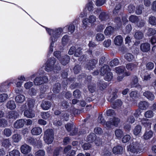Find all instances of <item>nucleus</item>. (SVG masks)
Here are the masks:
<instances>
[{
    "instance_id": "obj_11",
    "label": "nucleus",
    "mask_w": 156,
    "mask_h": 156,
    "mask_svg": "<svg viewBox=\"0 0 156 156\" xmlns=\"http://www.w3.org/2000/svg\"><path fill=\"white\" fill-rule=\"evenodd\" d=\"M140 49L144 52H147L150 50V45L148 43H145L141 44Z\"/></svg>"
},
{
    "instance_id": "obj_35",
    "label": "nucleus",
    "mask_w": 156,
    "mask_h": 156,
    "mask_svg": "<svg viewBox=\"0 0 156 156\" xmlns=\"http://www.w3.org/2000/svg\"><path fill=\"white\" fill-rule=\"evenodd\" d=\"M149 23L153 26L156 25V17L154 16L150 17L148 19Z\"/></svg>"
},
{
    "instance_id": "obj_6",
    "label": "nucleus",
    "mask_w": 156,
    "mask_h": 156,
    "mask_svg": "<svg viewBox=\"0 0 156 156\" xmlns=\"http://www.w3.org/2000/svg\"><path fill=\"white\" fill-rule=\"evenodd\" d=\"M53 132L52 129H47L44 132V140L45 142L48 144H51L53 140Z\"/></svg>"
},
{
    "instance_id": "obj_41",
    "label": "nucleus",
    "mask_w": 156,
    "mask_h": 156,
    "mask_svg": "<svg viewBox=\"0 0 156 156\" xmlns=\"http://www.w3.org/2000/svg\"><path fill=\"white\" fill-rule=\"evenodd\" d=\"M134 37L137 39H141L144 37L143 33L140 31L137 32L135 34Z\"/></svg>"
},
{
    "instance_id": "obj_49",
    "label": "nucleus",
    "mask_w": 156,
    "mask_h": 156,
    "mask_svg": "<svg viewBox=\"0 0 156 156\" xmlns=\"http://www.w3.org/2000/svg\"><path fill=\"white\" fill-rule=\"evenodd\" d=\"M122 104V101L120 100H116L115 103H114L113 108H116L120 107Z\"/></svg>"
},
{
    "instance_id": "obj_13",
    "label": "nucleus",
    "mask_w": 156,
    "mask_h": 156,
    "mask_svg": "<svg viewBox=\"0 0 156 156\" xmlns=\"http://www.w3.org/2000/svg\"><path fill=\"white\" fill-rule=\"evenodd\" d=\"M25 122L24 119H20L17 120L14 124V127L16 129H19L23 127Z\"/></svg>"
},
{
    "instance_id": "obj_45",
    "label": "nucleus",
    "mask_w": 156,
    "mask_h": 156,
    "mask_svg": "<svg viewBox=\"0 0 156 156\" xmlns=\"http://www.w3.org/2000/svg\"><path fill=\"white\" fill-rule=\"evenodd\" d=\"M10 156H20V153L17 150H14L9 153Z\"/></svg>"
},
{
    "instance_id": "obj_46",
    "label": "nucleus",
    "mask_w": 156,
    "mask_h": 156,
    "mask_svg": "<svg viewBox=\"0 0 156 156\" xmlns=\"http://www.w3.org/2000/svg\"><path fill=\"white\" fill-rule=\"evenodd\" d=\"M144 116L146 118H151L154 116V113L152 111H147L144 113Z\"/></svg>"
},
{
    "instance_id": "obj_25",
    "label": "nucleus",
    "mask_w": 156,
    "mask_h": 156,
    "mask_svg": "<svg viewBox=\"0 0 156 156\" xmlns=\"http://www.w3.org/2000/svg\"><path fill=\"white\" fill-rule=\"evenodd\" d=\"M61 59L59 60L61 62L62 64L63 65H65L67 64L69 61V57L68 55H65L62 56Z\"/></svg>"
},
{
    "instance_id": "obj_22",
    "label": "nucleus",
    "mask_w": 156,
    "mask_h": 156,
    "mask_svg": "<svg viewBox=\"0 0 156 156\" xmlns=\"http://www.w3.org/2000/svg\"><path fill=\"white\" fill-rule=\"evenodd\" d=\"M27 141L30 144L34 146H37V143H40V141H37L36 139H34L33 137L31 136L28 137L26 139Z\"/></svg>"
},
{
    "instance_id": "obj_31",
    "label": "nucleus",
    "mask_w": 156,
    "mask_h": 156,
    "mask_svg": "<svg viewBox=\"0 0 156 156\" xmlns=\"http://www.w3.org/2000/svg\"><path fill=\"white\" fill-rule=\"evenodd\" d=\"M12 139L13 142L18 143L21 140V136L18 134H15L12 135Z\"/></svg>"
},
{
    "instance_id": "obj_51",
    "label": "nucleus",
    "mask_w": 156,
    "mask_h": 156,
    "mask_svg": "<svg viewBox=\"0 0 156 156\" xmlns=\"http://www.w3.org/2000/svg\"><path fill=\"white\" fill-rule=\"evenodd\" d=\"M4 134L6 136L9 137L11 135L12 132L10 129L6 128L4 130Z\"/></svg>"
},
{
    "instance_id": "obj_17",
    "label": "nucleus",
    "mask_w": 156,
    "mask_h": 156,
    "mask_svg": "<svg viewBox=\"0 0 156 156\" xmlns=\"http://www.w3.org/2000/svg\"><path fill=\"white\" fill-rule=\"evenodd\" d=\"M6 107L10 110H13L15 109L16 105L14 101L13 100H9L6 104Z\"/></svg>"
},
{
    "instance_id": "obj_23",
    "label": "nucleus",
    "mask_w": 156,
    "mask_h": 156,
    "mask_svg": "<svg viewBox=\"0 0 156 156\" xmlns=\"http://www.w3.org/2000/svg\"><path fill=\"white\" fill-rule=\"evenodd\" d=\"M153 136V132L151 130H147L143 135L144 139L147 140L151 138Z\"/></svg>"
},
{
    "instance_id": "obj_30",
    "label": "nucleus",
    "mask_w": 156,
    "mask_h": 156,
    "mask_svg": "<svg viewBox=\"0 0 156 156\" xmlns=\"http://www.w3.org/2000/svg\"><path fill=\"white\" fill-rule=\"evenodd\" d=\"M131 86L132 87H141L140 86L138 83V79L137 76H135L133 78L131 83Z\"/></svg>"
},
{
    "instance_id": "obj_16",
    "label": "nucleus",
    "mask_w": 156,
    "mask_h": 156,
    "mask_svg": "<svg viewBox=\"0 0 156 156\" xmlns=\"http://www.w3.org/2000/svg\"><path fill=\"white\" fill-rule=\"evenodd\" d=\"M42 129L38 127H34L31 130V133L33 135H40L42 132Z\"/></svg>"
},
{
    "instance_id": "obj_54",
    "label": "nucleus",
    "mask_w": 156,
    "mask_h": 156,
    "mask_svg": "<svg viewBox=\"0 0 156 156\" xmlns=\"http://www.w3.org/2000/svg\"><path fill=\"white\" fill-rule=\"evenodd\" d=\"M121 5L120 4L117 5L113 10V12L114 14L118 13L120 10Z\"/></svg>"
},
{
    "instance_id": "obj_43",
    "label": "nucleus",
    "mask_w": 156,
    "mask_h": 156,
    "mask_svg": "<svg viewBox=\"0 0 156 156\" xmlns=\"http://www.w3.org/2000/svg\"><path fill=\"white\" fill-rule=\"evenodd\" d=\"M115 72L117 73H121L123 72L125 69V68L123 66H120L115 68Z\"/></svg>"
},
{
    "instance_id": "obj_20",
    "label": "nucleus",
    "mask_w": 156,
    "mask_h": 156,
    "mask_svg": "<svg viewBox=\"0 0 156 156\" xmlns=\"http://www.w3.org/2000/svg\"><path fill=\"white\" fill-rule=\"evenodd\" d=\"M16 80H12V82H10L9 83H5L0 86V92H5L6 91V89L9 87V86L11 84L13 83V82L15 83Z\"/></svg>"
},
{
    "instance_id": "obj_33",
    "label": "nucleus",
    "mask_w": 156,
    "mask_h": 156,
    "mask_svg": "<svg viewBox=\"0 0 156 156\" xmlns=\"http://www.w3.org/2000/svg\"><path fill=\"white\" fill-rule=\"evenodd\" d=\"M142 129V127L140 125H137L133 129V134L136 136L140 133Z\"/></svg>"
},
{
    "instance_id": "obj_15",
    "label": "nucleus",
    "mask_w": 156,
    "mask_h": 156,
    "mask_svg": "<svg viewBox=\"0 0 156 156\" xmlns=\"http://www.w3.org/2000/svg\"><path fill=\"white\" fill-rule=\"evenodd\" d=\"M97 60L95 59L90 61L88 64L87 65L86 68L89 70L92 69L94 68L96 64L97 63Z\"/></svg>"
},
{
    "instance_id": "obj_52",
    "label": "nucleus",
    "mask_w": 156,
    "mask_h": 156,
    "mask_svg": "<svg viewBox=\"0 0 156 156\" xmlns=\"http://www.w3.org/2000/svg\"><path fill=\"white\" fill-rule=\"evenodd\" d=\"M96 39L98 41H102L104 39V35L101 33L98 34L96 36Z\"/></svg>"
},
{
    "instance_id": "obj_32",
    "label": "nucleus",
    "mask_w": 156,
    "mask_h": 156,
    "mask_svg": "<svg viewBox=\"0 0 156 156\" xmlns=\"http://www.w3.org/2000/svg\"><path fill=\"white\" fill-rule=\"evenodd\" d=\"M138 105L139 108L142 110H145L148 106V103L145 101H141Z\"/></svg>"
},
{
    "instance_id": "obj_38",
    "label": "nucleus",
    "mask_w": 156,
    "mask_h": 156,
    "mask_svg": "<svg viewBox=\"0 0 156 156\" xmlns=\"http://www.w3.org/2000/svg\"><path fill=\"white\" fill-rule=\"evenodd\" d=\"M60 89V85L59 83H58L54 85L53 89V91L55 93H58Z\"/></svg>"
},
{
    "instance_id": "obj_56",
    "label": "nucleus",
    "mask_w": 156,
    "mask_h": 156,
    "mask_svg": "<svg viewBox=\"0 0 156 156\" xmlns=\"http://www.w3.org/2000/svg\"><path fill=\"white\" fill-rule=\"evenodd\" d=\"M130 96L133 99H135L137 98V92L136 91H133L130 94Z\"/></svg>"
},
{
    "instance_id": "obj_2",
    "label": "nucleus",
    "mask_w": 156,
    "mask_h": 156,
    "mask_svg": "<svg viewBox=\"0 0 156 156\" xmlns=\"http://www.w3.org/2000/svg\"><path fill=\"white\" fill-rule=\"evenodd\" d=\"M98 121L104 126H105L108 129L111 128L113 126L117 127L120 122V120L117 118L113 117L109 119V120L106 122L101 115H99Z\"/></svg>"
},
{
    "instance_id": "obj_24",
    "label": "nucleus",
    "mask_w": 156,
    "mask_h": 156,
    "mask_svg": "<svg viewBox=\"0 0 156 156\" xmlns=\"http://www.w3.org/2000/svg\"><path fill=\"white\" fill-rule=\"evenodd\" d=\"M99 18L102 21H106L108 20L109 16L106 12H102L100 14Z\"/></svg>"
},
{
    "instance_id": "obj_61",
    "label": "nucleus",
    "mask_w": 156,
    "mask_h": 156,
    "mask_svg": "<svg viewBox=\"0 0 156 156\" xmlns=\"http://www.w3.org/2000/svg\"><path fill=\"white\" fill-rule=\"evenodd\" d=\"M146 68L147 69L151 70L154 67V63L152 62H149L146 64Z\"/></svg>"
},
{
    "instance_id": "obj_8",
    "label": "nucleus",
    "mask_w": 156,
    "mask_h": 156,
    "mask_svg": "<svg viewBox=\"0 0 156 156\" xmlns=\"http://www.w3.org/2000/svg\"><path fill=\"white\" fill-rule=\"evenodd\" d=\"M96 135L94 133H91L87 137V140L89 142V143L92 142L94 141L95 144L97 146H98L101 144V140H99L98 141V139H95Z\"/></svg>"
},
{
    "instance_id": "obj_60",
    "label": "nucleus",
    "mask_w": 156,
    "mask_h": 156,
    "mask_svg": "<svg viewBox=\"0 0 156 156\" xmlns=\"http://www.w3.org/2000/svg\"><path fill=\"white\" fill-rule=\"evenodd\" d=\"M35 101L34 100L31 99L28 101V105L29 108H31L34 107Z\"/></svg>"
},
{
    "instance_id": "obj_1",
    "label": "nucleus",
    "mask_w": 156,
    "mask_h": 156,
    "mask_svg": "<svg viewBox=\"0 0 156 156\" xmlns=\"http://www.w3.org/2000/svg\"><path fill=\"white\" fill-rule=\"evenodd\" d=\"M45 28L47 33L50 36L49 39L50 45L49 52L51 53L53 51V47L55 42L62 35L63 29L60 27L56 28L54 29H51L46 27Z\"/></svg>"
},
{
    "instance_id": "obj_37",
    "label": "nucleus",
    "mask_w": 156,
    "mask_h": 156,
    "mask_svg": "<svg viewBox=\"0 0 156 156\" xmlns=\"http://www.w3.org/2000/svg\"><path fill=\"white\" fill-rule=\"evenodd\" d=\"M126 67L128 70L132 71L136 69V65L132 63H129L127 64Z\"/></svg>"
},
{
    "instance_id": "obj_28",
    "label": "nucleus",
    "mask_w": 156,
    "mask_h": 156,
    "mask_svg": "<svg viewBox=\"0 0 156 156\" xmlns=\"http://www.w3.org/2000/svg\"><path fill=\"white\" fill-rule=\"evenodd\" d=\"M25 97L22 94H19L15 98V101L18 103L23 102L25 100Z\"/></svg>"
},
{
    "instance_id": "obj_19",
    "label": "nucleus",
    "mask_w": 156,
    "mask_h": 156,
    "mask_svg": "<svg viewBox=\"0 0 156 156\" xmlns=\"http://www.w3.org/2000/svg\"><path fill=\"white\" fill-rule=\"evenodd\" d=\"M114 42L116 45H121L123 42V38L121 35H118L115 37Z\"/></svg>"
},
{
    "instance_id": "obj_14",
    "label": "nucleus",
    "mask_w": 156,
    "mask_h": 156,
    "mask_svg": "<svg viewBox=\"0 0 156 156\" xmlns=\"http://www.w3.org/2000/svg\"><path fill=\"white\" fill-rule=\"evenodd\" d=\"M24 115L25 116L29 118H32L35 115L34 111L30 109L26 110L24 112Z\"/></svg>"
},
{
    "instance_id": "obj_3",
    "label": "nucleus",
    "mask_w": 156,
    "mask_h": 156,
    "mask_svg": "<svg viewBox=\"0 0 156 156\" xmlns=\"http://www.w3.org/2000/svg\"><path fill=\"white\" fill-rule=\"evenodd\" d=\"M55 62V59L53 57L50 58L47 61L45 66H43L44 69L47 72H49L53 70H59L60 69V66H56V67L53 66L54 65Z\"/></svg>"
},
{
    "instance_id": "obj_10",
    "label": "nucleus",
    "mask_w": 156,
    "mask_h": 156,
    "mask_svg": "<svg viewBox=\"0 0 156 156\" xmlns=\"http://www.w3.org/2000/svg\"><path fill=\"white\" fill-rule=\"evenodd\" d=\"M141 124L146 128H151L153 120L152 119L143 118L141 119Z\"/></svg>"
},
{
    "instance_id": "obj_44",
    "label": "nucleus",
    "mask_w": 156,
    "mask_h": 156,
    "mask_svg": "<svg viewBox=\"0 0 156 156\" xmlns=\"http://www.w3.org/2000/svg\"><path fill=\"white\" fill-rule=\"evenodd\" d=\"M129 20L131 22L134 23L138 22L139 19L137 16L132 15L129 17Z\"/></svg>"
},
{
    "instance_id": "obj_63",
    "label": "nucleus",
    "mask_w": 156,
    "mask_h": 156,
    "mask_svg": "<svg viewBox=\"0 0 156 156\" xmlns=\"http://www.w3.org/2000/svg\"><path fill=\"white\" fill-rule=\"evenodd\" d=\"M7 125V121L3 119H0V127H4Z\"/></svg>"
},
{
    "instance_id": "obj_4",
    "label": "nucleus",
    "mask_w": 156,
    "mask_h": 156,
    "mask_svg": "<svg viewBox=\"0 0 156 156\" xmlns=\"http://www.w3.org/2000/svg\"><path fill=\"white\" fill-rule=\"evenodd\" d=\"M110 71L108 66L107 65H104L100 69L101 73L104 76L105 79L107 81L111 80L113 77L112 73Z\"/></svg>"
},
{
    "instance_id": "obj_5",
    "label": "nucleus",
    "mask_w": 156,
    "mask_h": 156,
    "mask_svg": "<svg viewBox=\"0 0 156 156\" xmlns=\"http://www.w3.org/2000/svg\"><path fill=\"white\" fill-rule=\"evenodd\" d=\"M127 150L130 153L136 154L141 151V145L138 142L133 143L127 147Z\"/></svg>"
},
{
    "instance_id": "obj_53",
    "label": "nucleus",
    "mask_w": 156,
    "mask_h": 156,
    "mask_svg": "<svg viewBox=\"0 0 156 156\" xmlns=\"http://www.w3.org/2000/svg\"><path fill=\"white\" fill-rule=\"evenodd\" d=\"M106 113L108 116H113L115 115V112L114 110L112 109H109L106 111Z\"/></svg>"
},
{
    "instance_id": "obj_21",
    "label": "nucleus",
    "mask_w": 156,
    "mask_h": 156,
    "mask_svg": "<svg viewBox=\"0 0 156 156\" xmlns=\"http://www.w3.org/2000/svg\"><path fill=\"white\" fill-rule=\"evenodd\" d=\"M18 116L19 114L16 111H12L9 112L7 117L9 119H16Z\"/></svg>"
},
{
    "instance_id": "obj_42",
    "label": "nucleus",
    "mask_w": 156,
    "mask_h": 156,
    "mask_svg": "<svg viewBox=\"0 0 156 156\" xmlns=\"http://www.w3.org/2000/svg\"><path fill=\"white\" fill-rule=\"evenodd\" d=\"M156 34V30L153 28H150L148 29L147 33V34L148 36H151Z\"/></svg>"
},
{
    "instance_id": "obj_36",
    "label": "nucleus",
    "mask_w": 156,
    "mask_h": 156,
    "mask_svg": "<svg viewBox=\"0 0 156 156\" xmlns=\"http://www.w3.org/2000/svg\"><path fill=\"white\" fill-rule=\"evenodd\" d=\"M11 145V144L8 139L4 140L2 142V146L5 148H8Z\"/></svg>"
},
{
    "instance_id": "obj_59",
    "label": "nucleus",
    "mask_w": 156,
    "mask_h": 156,
    "mask_svg": "<svg viewBox=\"0 0 156 156\" xmlns=\"http://www.w3.org/2000/svg\"><path fill=\"white\" fill-rule=\"evenodd\" d=\"M45 154L44 151L42 150H39L35 153V156H44Z\"/></svg>"
},
{
    "instance_id": "obj_55",
    "label": "nucleus",
    "mask_w": 156,
    "mask_h": 156,
    "mask_svg": "<svg viewBox=\"0 0 156 156\" xmlns=\"http://www.w3.org/2000/svg\"><path fill=\"white\" fill-rule=\"evenodd\" d=\"M33 85L32 82H29L26 83L24 84V87L26 89H28L31 87Z\"/></svg>"
},
{
    "instance_id": "obj_26",
    "label": "nucleus",
    "mask_w": 156,
    "mask_h": 156,
    "mask_svg": "<svg viewBox=\"0 0 156 156\" xmlns=\"http://www.w3.org/2000/svg\"><path fill=\"white\" fill-rule=\"evenodd\" d=\"M114 31V28L111 26H109L107 27L104 31V33L105 35L109 36L111 35Z\"/></svg>"
},
{
    "instance_id": "obj_48",
    "label": "nucleus",
    "mask_w": 156,
    "mask_h": 156,
    "mask_svg": "<svg viewBox=\"0 0 156 156\" xmlns=\"http://www.w3.org/2000/svg\"><path fill=\"white\" fill-rule=\"evenodd\" d=\"M119 62L118 59L115 58L111 61L110 63V65L111 66L113 67L116 66L119 64Z\"/></svg>"
},
{
    "instance_id": "obj_50",
    "label": "nucleus",
    "mask_w": 156,
    "mask_h": 156,
    "mask_svg": "<svg viewBox=\"0 0 156 156\" xmlns=\"http://www.w3.org/2000/svg\"><path fill=\"white\" fill-rule=\"evenodd\" d=\"M62 43L63 45H66L69 41V37L67 35H64L62 39Z\"/></svg>"
},
{
    "instance_id": "obj_18",
    "label": "nucleus",
    "mask_w": 156,
    "mask_h": 156,
    "mask_svg": "<svg viewBox=\"0 0 156 156\" xmlns=\"http://www.w3.org/2000/svg\"><path fill=\"white\" fill-rule=\"evenodd\" d=\"M51 106V103L47 101H43L41 104L42 108L44 110H48Z\"/></svg>"
},
{
    "instance_id": "obj_47",
    "label": "nucleus",
    "mask_w": 156,
    "mask_h": 156,
    "mask_svg": "<svg viewBox=\"0 0 156 156\" xmlns=\"http://www.w3.org/2000/svg\"><path fill=\"white\" fill-rule=\"evenodd\" d=\"M125 58L129 61H131L134 58L133 56L130 53H127L125 56Z\"/></svg>"
},
{
    "instance_id": "obj_34",
    "label": "nucleus",
    "mask_w": 156,
    "mask_h": 156,
    "mask_svg": "<svg viewBox=\"0 0 156 156\" xmlns=\"http://www.w3.org/2000/svg\"><path fill=\"white\" fill-rule=\"evenodd\" d=\"M115 136L117 138H121L123 135V132L120 129H117L115 131Z\"/></svg>"
},
{
    "instance_id": "obj_57",
    "label": "nucleus",
    "mask_w": 156,
    "mask_h": 156,
    "mask_svg": "<svg viewBox=\"0 0 156 156\" xmlns=\"http://www.w3.org/2000/svg\"><path fill=\"white\" fill-rule=\"evenodd\" d=\"M41 115L42 118L46 119L50 117V115L48 112H43L41 113Z\"/></svg>"
},
{
    "instance_id": "obj_7",
    "label": "nucleus",
    "mask_w": 156,
    "mask_h": 156,
    "mask_svg": "<svg viewBox=\"0 0 156 156\" xmlns=\"http://www.w3.org/2000/svg\"><path fill=\"white\" fill-rule=\"evenodd\" d=\"M97 18L96 16L93 15L90 16L88 18H86L83 20V28H86L88 25V23L90 24L94 23L96 21Z\"/></svg>"
},
{
    "instance_id": "obj_12",
    "label": "nucleus",
    "mask_w": 156,
    "mask_h": 156,
    "mask_svg": "<svg viewBox=\"0 0 156 156\" xmlns=\"http://www.w3.org/2000/svg\"><path fill=\"white\" fill-rule=\"evenodd\" d=\"M21 152L24 154H27L31 151V148L28 145L24 144L22 145L20 148Z\"/></svg>"
},
{
    "instance_id": "obj_29",
    "label": "nucleus",
    "mask_w": 156,
    "mask_h": 156,
    "mask_svg": "<svg viewBox=\"0 0 156 156\" xmlns=\"http://www.w3.org/2000/svg\"><path fill=\"white\" fill-rule=\"evenodd\" d=\"M123 150V147L120 146L115 147L113 149V152L115 154H118L121 153Z\"/></svg>"
},
{
    "instance_id": "obj_40",
    "label": "nucleus",
    "mask_w": 156,
    "mask_h": 156,
    "mask_svg": "<svg viewBox=\"0 0 156 156\" xmlns=\"http://www.w3.org/2000/svg\"><path fill=\"white\" fill-rule=\"evenodd\" d=\"M8 98V95L5 94H0V102H5Z\"/></svg>"
},
{
    "instance_id": "obj_58",
    "label": "nucleus",
    "mask_w": 156,
    "mask_h": 156,
    "mask_svg": "<svg viewBox=\"0 0 156 156\" xmlns=\"http://www.w3.org/2000/svg\"><path fill=\"white\" fill-rule=\"evenodd\" d=\"M130 139V136L129 135L125 136L122 138V141L123 143H126L129 141Z\"/></svg>"
},
{
    "instance_id": "obj_64",
    "label": "nucleus",
    "mask_w": 156,
    "mask_h": 156,
    "mask_svg": "<svg viewBox=\"0 0 156 156\" xmlns=\"http://www.w3.org/2000/svg\"><path fill=\"white\" fill-rule=\"evenodd\" d=\"M81 49L80 48H78L74 54V55L76 57L80 56L82 54V52L81 51Z\"/></svg>"
},
{
    "instance_id": "obj_27",
    "label": "nucleus",
    "mask_w": 156,
    "mask_h": 156,
    "mask_svg": "<svg viewBox=\"0 0 156 156\" xmlns=\"http://www.w3.org/2000/svg\"><path fill=\"white\" fill-rule=\"evenodd\" d=\"M144 95L149 100L152 101L154 98V94L150 91H147L144 93Z\"/></svg>"
},
{
    "instance_id": "obj_9",
    "label": "nucleus",
    "mask_w": 156,
    "mask_h": 156,
    "mask_svg": "<svg viewBox=\"0 0 156 156\" xmlns=\"http://www.w3.org/2000/svg\"><path fill=\"white\" fill-rule=\"evenodd\" d=\"M48 81L47 77L45 76L41 78L38 77L36 78L34 80V83L35 85H39L47 82Z\"/></svg>"
},
{
    "instance_id": "obj_39",
    "label": "nucleus",
    "mask_w": 156,
    "mask_h": 156,
    "mask_svg": "<svg viewBox=\"0 0 156 156\" xmlns=\"http://www.w3.org/2000/svg\"><path fill=\"white\" fill-rule=\"evenodd\" d=\"M66 27L68 29V32L71 33H73L75 30V26L73 24H71Z\"/></svg>"
},
{
    "instance_id": "obj_62",
    "label": "nucleus",
    "mask_w": 156,
    "mask_h": 156,
    "mask_svg": "<svg viewBox=\"0 0 156 156\" xmlns=\"http://www.w3.org/2000/svg\"><path fill=\"white\" fill-rule=\"evenodd\" d=\"M37 93V90L35 88H32L29 91V94L31 96L35 95Z\"/></svg>"
}]
</instances>
